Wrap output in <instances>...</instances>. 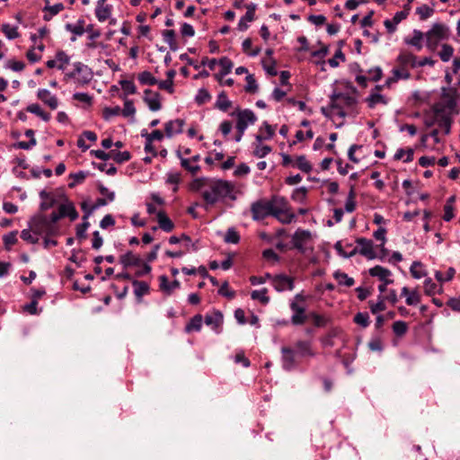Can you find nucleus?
<instances>
[{"instance_id":"f257e3e1","label":"nucleus","mask_w":460,"mask_h":460,"mask_svg":"<svg viewBox=\"0 0 460 460\" xmlns=\"http://www.w3.org/2000/svg\"><path fill=\"white\" fill-rule=\"evenodd\" d=\"M234 185L224 180H209L208 190L202 191V198L206 205L213 206L220 199L229 198L232 200L236 199L233 194Z\"/></svg>"},{"instance_id":"f03ea898","label":"nucleus","mask_w":460,"mask_h":460,"mask_svg":"<svg viewBox=\"0 0 460 460\" xmlns=\"http://www.w3.org/2000/svg\"><path fill=\"white\" fill-rule=\"evenodd\" d=\"M357 103H358V101L355 96H351V95L345 94L342 93H334L331 96L330 107L332 109L338 110L337 114L341 118H345L347 113L344 111V109L354 111Z\"/></svg>"},{"instance_id":"7ed1b4c3","label":"nucleus","mask_w":460,"mask_h":460,"mask_svg":"<svg viewBox=\"0 0 460 460\" xmlns=\"http://www.w3.org/2000/svg\"><path fill=\"white\" fill-rule=\"evenodd\" d=\"M29 227L34 234L53 236L58 233V227L52 226L51 222H49V218L41 214L31 218L29 221Z\"/></svg>"},{"instance_id":"20e7f679","label":"nucleus","mask_w":460,"mask_h":460,"mask_svg":"<svg viewBox=\"0 0 460 460\" xmlns=\"http://www.w3.org/2000/svg\"><path fill=\"white\" fill-rule=\"evenodd\" d=\"M251 212L253 220L259 221L272 216V208L269 200L259 199L251 205Z\"/></svg>"},{"instance_id":"39448f33","label":"nucleus","mask_w":460,"mask_h":460,"mask_svg":"<svg viewBox=\"0 0 460 460\" xmlns=\"http://www.w3.org/2000/svg\"><path fill=\"white\" fill-rule=\"evenodd\" d=\"M232 116L236 115V130L242 131L246 130L249 124H254L257 120V117L254 112L249 109L238 110L236 112L231 113Z\"/></svg>"},{"instance_id":"423d86ee","label":"nucleus","mask_w":460,"mask_h":460,"mask_svg":"<svg viewBox=\"0 0 460 460\" xmlns=\"http://www.w3.org/2000/svg\"><path fill=\"white\" fill-rule=\"evenodd\" d=\"M368 272L370 276L376 277L383 282L378 286L380 293H385L387 290V285L394 282L393 279H388L392 275L391 270L382 266L376 265L369 269Z\"/></svg>"},{"instance_id":"0eeeda50","label":"nucleus","mask_w":460,"mask_h":460,"mask_svg":"<svg viewBox=\"0 0 460 460\" xmlns=\"http://www.w3.org/2000/svg\"><path fill=\"white\" fill-rule=\"evenodd\" d=\"M312 234L309 230L298 228L292 235L293 248L296 249L300 253L306 252L305 244L311 240Z\"/></svg>"},{"instance_id":"6e6552de","label":"nucleus","mask_w":460,"mask_h":460,"mask_svg":"<svg viewBox=\"0 0 460 460\" xmlns=\"http://www.w3.org/2000/svg\"><path fill=\"white\" fill-rule=\"evenodd\" d=\"M74 67H75V72H76V76H77L76 83H78L79 84L84 85V84H89L92 81L93 74L92 69L88 66H86L81 62H75L74 64Z\"/></svg>"},{"instance_id":"1a4fd4ad","label":"nucleus","mask_w":460,"mask_h":460,"mask_svg":"<svg viewBox=\"0 0 460 460\" xmlns=\"http://www.w3.org/2000/svg\"><path fill=\"white\" fill-rule=\"evenodd\" d=\"M272 283L274 288L278 292H282L285 290H293L295 288L294 279L285 274H279L273 277Z\"/></svg>"},{"instance_id":"9d476101","label":"nucleus","mask_w":460,"mask_h":460,"mask_svg":"<svg viewBox=\"0 0 460 460\" xmlns=\"http://www.w3.org/2000/svg\"><path fill=\"white\" fill-rule=\"evenodd\" d=\"M144 102L147 104L148 108L152 111H157L161 110V95L157 92H153L150 89H146L144 91Z\"/></svg>"},{"instance_id":"9b49d317","label":"nucleus","mask_w":460,"mask_h":460,"mask_svg":"<svg viewBox=\"0 0 460 460\" xmlns=\"http://www.w3.org/2000/svg\"><path fill=\"white\" fill-rule=\"evenodd\" d=\"M356 243L360 246L358 248V253L365 256L368 260L376 258V254L374 252V243L370 239L359 237L356 240Z\"/></svg>"},{"instance_id":"f8f14e48","label":"nucleus","mask_w":460,"mask_h":460,"mask_svg":"<svg viewBox=\"0 0 460 460\" xmlns=\"http://www.w3.org/2000/svg\"><path fill=\"white\" fill-rule=\"evenodd\" d=\"M290 309L294 312L291 317V323L294 325H301L309 318L308 314H305V307L296 301L290 304Z\"/></svg>"},{"instance_id":"ddd939ff","label":"nucleus","mask_w":460,"mask_h":460,"mask_svg":"<svg viewBox=\"0 0 460 460\" xmlns=\"http://www.w3.org/2000/svg\"><path fill=\"white\" fill-rule=\"evenodd\" d=\"M281 353L283 368L287 371L294 369L296 366L295 350L288 347H282Z\"/></svg>"},{"instance_id":"4468645a","label":"nucleus","mask_w":460,"mask_h":460,"mask_svg":"<svg viewBox=\"0 0 460 460\" xmlns=\"http://www.w3.org/2000/svg\"><path fill=\"white\" fill-rule=\"evenodd\" d=\"M401 72L408 71L407 67H416V56L410 52H402L396 58Z\"/></svg>"},{"instance_id":"2eb2a0df","label":"nucleus","mask_w":460,"mask_h":460,"mask_svg":"<svg viewBox=\"0 0 460 460\" xmlns=\"http://www.w3.org/2000/svg\"><path fill=\"white\" fill-rule=\"evenodd\" d=\"M223 314L219 310H215L211 314H206L204 318L205 323L211 326L217 333L220 332L219 328L223 324Z\"/></svg>"},{"instance_id":"dca6fc26","label":"nucleus","mask_w":460,"mask_h":460,"mask_svg":"<svg viewBox=\"0 0 460 460\" xmlns=\"http://www.w3.org/2000/svg\"><path fill=\"white\" fill-rule=\"evenodd\" d=\"M112 6L106 4V0H99L95 8V15L99 22L108 20L111 14Z\"/></svg>"},{"instance_id":"f3484780","label":"nucleus","mask_w":460,"mask_h":460,"mask_svg":"<svg viewBox=\"0 0 460 460\" xmlns=\"http://www.w3.org/2000/svg\"><path fill=\"white\" fill-rule=\"evenodd\" d=\"M427 33L440 41L448 39L449 28L443 23H434Z\"/></svg>"},{"instance_id":"a211bd4d","label":"nucleus","mask_w":460,"mask_h":460,"mask_svg":"<svg viewBox=\"0 0 460 460\" xmlns=\"http://www.w3.org/2000/svg\"><path fill=\"white\" fill-rule=\"evenodd\" d=\"M185 121L181 119H177L174 120H170L164 125V132L167 137H172L174 133L180 134L182 132V127L184 126Z\"/></svg>"},{"instance_id":"6ab92c4d","label":"nucleus","mask_w":460,"mask_h":460,"mask_svg":"<svg viewBox=\"0 0 460 460\" xmlns=\"http://www.w3.org/2000/svg\"><path fill=\"white\" fill-rule=\"evenodd\" d=\"M38 98L48 105L51 110H56L58 106V98L51 95L50 92L47 89H40L37 93Z\"/></svg>"},{"instance_id":"aec40b11","label":"nucleus","mask_w":460,"mask_h":460,"mask_svg":"<svg viewBox=\"0 0 460 460\" xmlns=\"http://www.w3.org/2000/svg\"><path fill=\"white\" fill-rule=\"evenodd\" d=\"M58 210L62 217H67L71 221H75L78 218V212L76 211L74 204L70 201L61 204Z\"/></svg>"},{"instance_id":"412c9836","label":"nucleus","mask_w":460,"mask_h":460,"mask_svg":"<svg viewBox=\"0 0 460 460\" xmlns=\"http://www.w3.org/2000/svg\"><path fill=\"white\" fill-rule=\"evenodd\" d=\"M119 261L124 268H128L131 266L138 267L142 264V259L139 256L135 255L132 252H128L127 253L121 255Z\"/></svg>"},{"instance_id":"4be33fe9","label":"nucleus","mask_w":460,"mask_h":460,"mask_svg":"<svg viewBox=\"0 0 460 460\" xmlns=\"http://www.w3.org/2000/svg\"><path fill=\"white\" fill-rule=\"evenodd\" d=\"M408 15V12L407 11H400V12H397L393 20H385L384 22V24L385 26V28L387 29V31L389 33H393L396 30V25L398 23H400L402 20H404Z\"/></svg>"},{"instance_id":"5701e85b","label":"nucleus","mask_w":460,"mask_h":460,"mask_svg":"<svg viewBox=\"0 0 460 460\" xmlns=\"http://www.w3.org/2000/svg\"><path fill=\"white\" fill-rule=\"evenodd\" d=\"M157 221L159 227L164 232H171L174 228L173 222L168 217L164 211H159L157 213Z\"/></svg>"},{"instance_id":"b1692460","label":"nucleus","mask_w":460,"mask_h":460,"mask_svg":"<svg viewBox=\"0 0 460 460\" xmlns=\"http://www.w3.org/2000/svg\"><path fill=\"white\" fill-rule=\"evenodd\" d=\"M269 203L271 205L272 211H283L289 208L288 200L281 196H272Z\"/></svg>"},{"instance_id":"393cba45","label":"nucleus","mask_w":460,"mask_h":460,"mask_svg":"<svg viewBox=\"0 0 460 460\" xmlns=\"http://www.w3.org/2000/svg\"><path fill=\"white\" fill-rule=\"evenodd\" d=\"M436 120L438 127L444 130L446 135L450 133L452 119L449 116L440 113V111H437Z\"/></svg>"},{"instance_id":"a878e982","label":"nucleus","mask_w":460,"mask_h":460,"mask_svg":"<svg viewBox=\"0 0 460 460\" xmlns=\"http://www.w3.org/2000/svg\"><path fill=\"white\" fill-rule=\"evenodd\" d=\"M393 76L386 79L385 86L390 87L394 83H396L400 79H409L411 74L409 71L401 72L399 68L393 69Z\"/></svg>"},{"instance_id":"bb28decb","label":"nucleus","mask_w":460,"mask_h":460,"mask_svg":"<svg viewBox=\"0 0 460 460\" xmlns=\"http://www.w3.org/2000/svg\"><path fill=\"white\" fill-rule=\"evenodd\" d=\"M272 217L277 218L282 224H290L296 218L295 214L290 212V208L283 211H273Z\"/></svg>"},{"instance_id":"cd10ccee","label":"nucleus","mask_w":460,"mask_h":460,"mask_svg":"<svg viewBox=\"0 0 460 460\" xmlns=\"http://www.w3.org/2000/svg\"><path fill=\"white\" fill-rule=\"evenodd\" d=\"M132 285L135 288V296L140 299L144 295L149 292V285L145 281H139L137 279L132 280Z\"/></svg>"},{"instance_id":"c85d7f7f","label":"nucleus","mask_w":460,"mask_h":460,"mask_svg":"<svg viewBox=\"0 0 460 460\" xmlns=\"http://www.w3.org/2000/svg\"><path fill=\"white\" fill-rule=\"evenodd\" d=\"M202 321L203 317L201 314H198L194 315L185 326V332H190L191 331H200L202 327Z\"/></svg>"},{"instance_id":"c756f323","label":"nucleus","mask_w":460,"mask_h":460,"mask_svg":"<svg viewBox=\"0 0 460 460\" xmlns=\"http://www.w3.org/2000/svg\"><path fill=\"white\" fill-rule=\"evenodd\" d=\"M425 34L419 30L413 31V37L411 39H405V43L415 47L418 50L422 49L421 40Z\"/></svg>"},{"instance_id":"7c9ffc66","label":"nucleus","mask_w":460,"mask_h":460,"mask_svg":"<svg viewBox=\"0 0 460 460\" xmlns=\"http://www.w3.org/2000/svg\"><path fill=\"white\" fill-rule=\"evenodd\" d=\"M232 106V102L227 99L226 92H221L217 96L215 107L222 111H226Z\"/></svg>"},{"instance_id":"2f4dec72","label":"nucleus","mask_w":460,"mask_h":460,"mask_svg":"<svg viewBox=\"0 0 460 460\" xmlns=\"http://www.w3.org/2000/svg\"><path fill=\"white\" fill-rule=\"evenodd\" d=\"M296 349H297V352L300 356H314V353L313 352L311 349V343L309 341H298L296 343Z\"/></svg>"},{"instance_id":"473e14b6","label":"nucleus","mask_w":460,"mask_h":460,"mask_svg":"<svg viewBox=\"0 0 460 460\" xmlns=\"http://www.w3.org/2000/svg\"><path fill=\"white\" fill-rule=\"evenodd\" d=\"M333 278L339 282L340 285H344L346 287H351L355 283L353 278L349 277L348 274L340 270H336L333 273Z\"/></svg>"},{"instance_id":"72a5a7b5","label":"nucleus","mask_w":460,"mask_h":460,"mask_svg":"<svg viewBox=\"0 0 460 460\" xmlns=\"http://www.w3.org/2000/svg\"><path fill=\"white\" fill-rule=\"evenodd\" d=\"M163 37L165 42L168 43L171 50L175 51L178 49V44L175 40V31L173 30H165L163 31Z\"/></svg>"},{"instance_id":"f704fd0d","label":"nucleus","mask_w":460,"mask_h":460,"mask_svg":"<svg viewBox=\"0 0 460 460\" xmlns=\"http://www.w3.org/2000/svg\"><path fill=\"white\" fill-rule=\"evenodd\" d=\"M137 78L140 84L145 85H155L158 83V80L148 71L138 74Z\"/></svg>"},{"instance_id":"c9c22d12","label":"nucleus","mask_w":460,"mask_h":460,"mask_svg":"<svg viewBox=\"0 0 460 460\" xmlns=\"http://www.w3.org/2000/svg\"><path fill=\"white\" fill-rule=\"evenodd\" d=\"M392 329L397 337H402L408 331V324L403 321H396L393 323Z\"/></svg>"},{"instance_id":"e433bc0d","label":"nucleus","mask_w":460,"mask_h":460,"mask_svg":"<svg viewBox=\"0 0 460 460\" xmlns=\"http://www.w3.org/2000/svg\"><path fill=\"white\" fill-rule=\"evenodd\" d=\"M2 31L9 40L17 39L20 36L18 32V28L16 26H11L8 23H4L2 25Z\"/></svg>"},{"instance_id":"4c0bfd02","label":"nucleus","mask_w":460,"mask_h":460,"mask_svg":"<svg viewBox=\"0 0 460 460\" xmlns=\"http://www.w3.org/2000/svg\"><path fill=\"white\" fill-rule=\"evenodd\" d=\"M366 102L368 104V107L373 109L377 103L386 104L387 102L384 95L380 93H372L367 99Z\"/></svg>"},{"instance_id":"58836bf2","label":"nucleus","mask_w":460,"mask_h":460,"mask_svg":"<svg viewBox=\"0 0 460 460\" xmlns=\"http://www.w3.org/2000/svg\"><path fill=\"white\" fill-rule=\"evenodd\" d=\"M17 234H18V231L15 230V231H12L3 236V242L4 244V247L7 251L11 250V246L17 243V241H18Z\"/></svg>"},{"instance_id":"ea45409f","label":"nucleus","mask_w":460,"mask_h":460,"mask_svg":"<svg viewBox=\"0 0 460 460\" xmlns=\"http://www.w3.org/2000/svg\"><path fill=\"white\" fill-rule=\"evenodd\" d=\"M251 297L254 300H259L263 305H267L270 302V297L267 296V288L253 290Z\"/></svg>"},{"instance_id":"a19ab883","label":"nucleus","mask_w":460,"mask_h":460,"mask_svg":"<svg viewBox=\"0 0 460 460\" xmlns=\"http://www.w3.org/2000/svg\"><path fill=\"white\" fill-rule=\"evenodd\" d=\"M454 54V48L451 45L448 44H443L441 50L439 51L438 55L439 58L443 62H447L450 60Z\"/></svg>"},{"instance_id":"79ce46f5","label":"nucleus","mask_w":460,"mask_h":460,"mask_svg":"<svg viewBox=\"0 0 460 460\" xmlns=\"http://www.w3.org/2000/svg\"><path fill=\"white\" fill-rule=\"evenodd\" d=\"M246 85L244 86V91L246 93H254L258 91V84L253 76V75H248L245 78Z\"/></svg>"},{"instance_id":"37998d69","label":"nucleus","mask_w":460,"mask_h":460,"mask_svg":"<svg viewBox=\"0 0 460 460\" xmlns=\"http://www.w3.org/2000/svg\"><path fill=\"white\" fill-rule=\"evenodd\" d=\"M142 137H145L146 142H153L154 140L161 141L164 138V134L161 130L155 129L151 133H147L146 130H143L141 133Z\"/></svg>"},{"instance_id":"c03bdc74","label":"nucleus","mask_w":460,"mask_h":460,"mask_svg":"<svg viewBox=\"0 0 460 460\" xmlns=\"http://www.w3.org/2000/svg\"><path fill=\"white\" fill-rule=\"evenodd\" d=\"M84 20H79L76 25L67 23L66 29L77 36H81L84 33Z\"/></svg>"},{"instance_id":"a18cd8bd","label":"nucleus","mask_w":460,"mask_h":460,"mask_svg":"<svg viewBox=\"0 0 460 460\" xmlns=\"http://www.w3.org/2000/svg\"><path fill=\"white\" fill-rule=\"evenodd\" d=\"M221 66V76H225L229 74L233 68V62L226 57L221 58L218 61Z\"/></svg>"},{"instance_id":"49530a36","label":"nucleus","mask_w":460,"mask_h":460,"mask_svg":"<svg viewBox=\"0 0 460 460\" xmlns=\"http://www.w3.org/2000/svg\"><path fill=\"white\" fill-rule=\"evenodd\" d=\"M87 174L88 173L84 171H80L76 173H71L70 178L74 181L68 183V187L73 189L77 183H82L85 180Z\"/></svg>"},{"instance_id":"de8ad7c7","label":"nucleus","mask_w":460,"mask_h":460,"mask_svg":"<svg viewBox=\"0 0 460 460\" xmlns=\"http://www.w3.org/2000/svg\"><path fill=\"white\" fill-rule=\"evenodd\" d=\"M56 59L58 62H59V64L57 66L59 70H64L65 65H67L70 61V58L63 50L57 52Z\"/></svg>"},{"instance_id":"09e8293b","label":"nucleus","mask_w":460,"mask_h":460,"mask_svg":"<svg viewBox=\"0 0 460 460\" xmlns=\"http://www.w3.org/2000/svg\"><path fill=\"white\" fill-rule=\"evenodd\" d=\"M210 99H211V95L208 93V91L204 88H201L199 90V92L195 97V102L199 105H202V104L206 103L207 102H208Z\"/></svg>"},{"instance_id":"8fccbe9b","label":"nucleus","mask_w":460,"mask_h":460,"mask_svg":"<svg viewBox=\"0 0 460 460\" xmlns=\"http://www.w3.org/2000/svg\"><path fill=\"white\" fill-rule=\"evenodd\" d=\"M416 13L420 15V20H426L434 13V9L427 4H422L416 9Z\"/></svg>"},{"instance_id":"3c124183","label":"nucleus","mask_w":460,"mask_h":460,"mask_svg":"<svg viewBox=\"0 0 460 460\" xmlns=\"http://www.w3.org/2000/svg\"><path fill=\"white\" fill-rule=\"evenodd\" d=\"M119 84L124 91L125 94H134L137 92V87L133 81L120 80Z\"/></svg>"},{"instance_id":"603ef678","label":"nucleus","mask_w":460,"mask_h":460,"mask_svg":"<svg viewBox=\"0 0 460 460\" xmlns=\"http://www.w3.org/2000/svg\"><path fill=\"white\" fill-rule=\"evenodd\" d=\"M296 166L302 172H309L312 170L311 164L306 160L305 155H299L296 158Z\"/></svg>"},{"instance_id":"864d4df0","label":"nucleus","mask_w":460,"mask_h":460,"mask_svg":"<svg viewBox=\"0 0 460 460\" xmlns=\"http://www.w3.org/2000/svg\"><path fill=\"white\" fill-rule=\"evenodd\" d=\"M224 240L226 243H238L240 241V235L234 230V228H229L226 231Z\"/></svg>"},{"instance_id":"5fc2aeb1","label":"nucleus","mask_w":460,"mask_h":460,"mask_svg":"<svg viewBox=\"0 0 460 460\" xmlns=\"http://www.w3.org/2000/svg\"><path fill=\"white\" fill-rule=\"evenodd\" d=\"M46 6L43 8L44 12H49L51 15H57L58 13L64 10V4L62 3L56 4L54 5H49V1L45 0Z\"/></svg>"},{"instance_id":"6e6d98bb","label":"nucleus","mask_w":460,"mask_h":460,"mask_svg":"<svg viewBox=\"0 0 460 460\" xmlns=\"http://www.w3.org/2000/svg\"><path fill=\"white\" fill-rule=\"evenodd\" d=\"M309 318L313 320V323L315 327H323L326 325L328 320L323 317V315H320L314 312H311L308 314Z\"/></svg>"},{"instance_id":"4d7b16f0","label":"nucleus","mask_w":460,"mask_h":460,"mask_svg":"<svg viewBox=\"0 0 460 460\" xmlns=\"http://www.w3.org/2000/svg\"><path fill=\"white\" fill-rule=\"evenodd\" d=\"M107 199L104 198H99L96 199L95 203L89 208V210L83 216V220H86L93 214V212L100 207L106 206Z\"/></svg>"},{"instance_id":"13d9d810","label":"nucleus","mask_w":460,"mask_h":460,"mask_svg":"<svg viewBox=\"0 0 460 460\" xmlns=\"http://www.w3.org/2000/svg\"><path fill=\"white\" fill-rule=\"evenodd\" d=\"M354 322L366 328L369 325V315L367 313H358L355 316H354Z\"/></svg>"},{"instance_id":"bf43d9fd","label":"nucleus","mask_w":460,"mask_h":460,"mask_svg":"<svg viewBox=\"0 0 460 460\" xmlns=\"http://www.w3.org/2000/svg\"><path fill=\"white\" fill-rule=\"evenodd\" d=\"M367 346L372 351H382L384 349L383 341L379 336L373 337L369 341Z\"/></svg>"},{"instance_id":"052dcab7","label":"nucleus","mask_w":460,"mask_h":460,"mask_svg":"<svg viewBox=\"0 0 460 460\" xmlns=\"http://www.w3.org/2000/svg\"><path fill=\"white\" fill-rule=\"evenodd\" d=\"M124 117L134 116L136 113V109L134 107V103L131 100H125L124 108L120 111Z\"/></svg>"},{"instance_id":"680f3d73","label":"nucleus","mask_w":460,"mask_h":460,"mask_svg":"<svg viewBox=\"0 0 460 460\" xmlns=\"http://www.w3.org/2000/svg\"><path fill=\"white\" fill-rule=\"evenodd\" d=\"M209 180L207 178H197L190 184V190L194 191L200 190L203 187L208 186Z\"/></svg>"},{"instance_id":"e2e57ef3","label":"nucleus","mask_w":460,"mask_h":460,"mask_svg":"<svg viewBox=\"0 0 460 460\" xmlns=\"http://www.w3.org/2000/svg\"><path fill=\"white\" fill-rule=\"evenodd\" d=\"M121 109L119 106H116V107H106L103 109V111H102V117L104 119L108 120L110 119L112 116H117L119 114Z\"/></svg>"},{"instance_id":"0e129e2a","label":"nucleus","mask_w":460,"mask_h":460,"mask_svg":"<svg viewBox=\"0 0 460 460\" xmlns=\"http://www.w3.org/2000/svg\"><path fill=\"white\" fill-rule=\"evenodd\" d=\"M31 230L29 227L28 229H23L21 232V238L24 240L25 242H28L30 243H37L39 242V238L35 237L31 234Z\"/></svg>"},{"instance_id":"69168bd1","label":"nucleus","mask_w":460,"mask_h":460,"mask_svg":"<svg viewBox=\"0 0 460 460\" xmlns=\"http://www.w3.org/2000/svg\"><path fill=\"white\" fill-rule=\"evenodd\" d=\"M338 59L341 60L342 62H344L346 59L345 55L341 49L335 52L333 58L328 60V63L332 67H337L339 66V62L337 61Z\"/></svg>"},{"instance_id":"338daca9","label":"nucleus","mask_w":460,"mask_h":460,"mask_svg":"<svg viewBox=\"0 0 460 460\" xmlns=\"http://www.w3.org/2000/svg\"><path fill=\"white\" fill-rule=\"evenodd\" d=\"M181 181V173L179 172H170L167 174L166 182L170 184H174L173 191L176 192L178 190L177 185Z\"/></svg>"},{"instance_id":"774afa93","label":"nucleus","mask_w":460,"mask_h":460,"mask_svg":"<svg viewBox=\"0 0 460 460\" xmlns=\"http://www.w3.org/2000/svg\"><path fill=\"white\" fill-rule=\"evenodd\" d=\"M307 193V189L305 187H300L296 189L292 193V199L296 201L305 200Z\"/></svg>"}]
</instances>
